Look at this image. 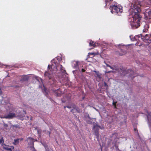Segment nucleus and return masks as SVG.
<instances>
[{
    "label": "nucleus",
    "instance_id": "39448f33",
    "mask_svg": "<svg viewBox=\"0 0 151 151\" xmlns=\"http://www.w3.org/2000/svg\"><path fill=\"white\" fill-rule=\"evenodd\" d=\"M57 60H56L55 59H54L52 60L51 63H52V65L51 67L50 71H52L51 69L53 68V69H57L58 66L59 65V61H57Z\"/></svg>",
    "mask_w": 151,
    "mask_h": 151
},
{
    "label": "nucleus",
    "instance_id": "f704fd0d",
    "mask_svg": "<svg viewBox=\"0 0 151 151\" xmlns=\"http://www.w3.org/2000/svg\"><path fill=\"white\" fill-rule=\"evenodd\" d=\"M149 35H146L144 36V38L148 39V38L149 37Z\"/></svg>",
    "mask_w": 151,
    "mask_h": 151
},
{
    "label": "nucleus",
    "instance_id": "79ce46f5",
    "mask_svg": "<svg viewBox=\"0 0 151 151\" xmlns=\"http://www.w3.org/2000/svg\"><path fill=\"white\" fill-rule=\"evenodd\" d=\"M147 29H144L143 30V32H145Z\"/></svg>",
    "mask_w": 151,
    "mask_h": 151
},
{
    "label": "nucleus",
    "instance_id": "20e7f679",
    "mask_svg": "<svg viewBox=\"0 0 151 151\" xmlns=\"http://www.w3.org/2000/svg\"><path fill=\"white\" fill-rule=\"evenodd\" d=\"M84 65L78 61H76V71L79 70L80 72H84L85 71L84 68Z\"/></svg>",
    "mask_w": 151,
    "mask_h": 151
},
{
    "label": "nucleus",
    "instance_id": "de8ad7c7",
    "mask_svg": "<svg viewBox=\"0 0 151 151\" xmlns=\"http://www.w3.org/2000/svg\"><path fill=\"white\" fill-rule=\"evenodd\" d=\"M106 65L107 67H109L110 66V65L108 64H106Z\"/></svg>",
    "mask_w": 151,
    "mask_h": 151
},
{
    "label": "nucleus",
    "instance_id": "6e6552de",
    "mask_svg": "<svg viewBox=\"0 0 151 151\" xmlns=\"http://www.w3.org/2000/svg\"><path fill=\"white\" fill-rule=\"evenodd\" d=\"M53 91L56 96H60L62 94V92L60 88H58L56 90H53Z\"/></svg>",
    "mask_w": 151,
    "mask_h": 151
},
{
    "label": "nucleus",
    "instance_id": "864d4df0",
    "mask_svg": "<svg viewBox=\"0 0 151 151\" xmlns=\"http://www.w3.org/2000/svg\"><path fill=\"white\" fill-rule=\"evenodd\" d=\"M95 72H96V71H94ZM96 73H97V72H96Z\"/></svg>",
    "mask_w": 151,
    "mask_h": 151
},
{
    "label": "nucleus",
    "instance_id": "3c124183",
    "mask_svg": "<svg viewBox=\"0 0 151 151\" xmlns=\"http://www.w3.org/2000/svg\"><path fill=\"white\" fill-rule=\"evenodd\" d=\"M74 72H75V70L73 71V73L74 74Z\"/></svg>",
    "mask_w": 151,
    "mask_h": 151
},
{
    "label": "nucleus",
    "instance_id": "4be33fe9",
    "mask_svg": "<svg viewBox=\"0 0 151 151\" xmlns=\"http://www.w3.org/2000/svg\"><path fill=\"white\" fill-rule=\"evenodd\" d=\"M99 52L96 53V52H89L88 53V56H90L91 55H93V57L96 55H99Z\"/></svg>",
    "mask_w": 151,
    "mask_h": 151
},
{
    "label": "nucleus",
    "instance_id": "58836bf2",
    "mask_svg": "<svg viewBox=\"0 0 151 151\" xmlns=\"http://www.w3.org/2000/svg\"><path fill=\"white\" fill-rule=\"evenodd\" d=\"M104 86H106V87H108V86L107 84V83L105 82H104Z\"/></svg>",
    "mask_w": 151,
    "mask_h": 151
},
{
    "label": "nucleus",
    "instance_id": "c03bdc74",
    "mask_svg": "<svg viewBox=\"0 0 151 151\" xmlns=\"http://www.w3.org/2000/svg\"><path fill=\"white\" fill-rule=\"evenodd\" d=\"M50 65H48V67H47V68H48V69H50Z\"/></svg>",
    "mask_w": 151,
    "mask_h": 151
},
{
    "label": "nucleus",
    "instance_id": "aec40b11",
    "mask_svg": "<svg viewBox=\"0 0 151 151\" xmlns=\"http://www.w3.org/2000/svg\"><path fill=\"white\" fill-rule=\"evenodd\" d=\"M84 116L85 118V120H86V119H93V118H91L89 115L88 114H85L84 115Z\"/></svg>",
    "mask_w": 151,
    "mask_h": 151
},
{
    "label": "nucleus",
    "instance_id": "7c9ffc66",
    "mask_svg": "<svg viewBox=\"0 0 151 151\" xmlns=\"http://www.w3.org/2000/svg\"><path fill=\"white\" fill-rule=\"evenodd\" d=\"M13 127H15L16 128H20L19 125L18 124L14 125L13 126Z\"/></svg>",
    "mask_w": 151,
    "mask_h": 151
},
{
    "label": "nucleus",
    "instance_id": "ddd939ff",
    "mask_svg": "<svg viewBox=\"0 0 151 151\" xmlns=\"http://www.w3.org/2000/svg\"><path fill=\"white\" fill-rule=\"evenodd\" d=\"M44 76L47 77L49 78V79H51L52 78V75L48 71H46L45 72L44 74Z\"/></svg>",
    "mask_w": 151,
    "mask_h": 151
},
{
    "label": "nucleus",
    "instance_id": "7ed1b4c3",
    "mask_svg": "<svg viewBox=\"0 0 151 151\" xmlns=\"http://www.w3.org/2000/svg\"><path fill=\"white\" fill-rule=\"evenodd\" d=\"M110 8H111V12L112 14H118L122 13L123 11L122 9L119 8L117 5H113L110 6Z\"/></svg>",
    "mask_w": 151,
    "mask_h": 151
},
{
    "label": "nucleus",
    "instance_id": "423d86ee",
    "mask_svg": "<svg viewBox=\"0 0 151 151\" xmlns=\"http://www.w3.org/2000/svg\"><path fill=\"white\" fill-rule=\"evenodd\" d=\"M16 116V114L14 113H11L10 112L7 115H5L3 118L6 119H12Z\"/></svg>",
    "mask_w": 151,
    "mask_h": 151
},
{
    "label": "nucleus",
    "instance_id": "bb28decb",
    "mask_svg": "<svg viewBox=\"0 0 151 151\" xmlns=\"http://www.w3.org/2000/svg\"><path fill=\"white\" fill-rule=\"evenodd\" d=\"M71 112H72L73 114H74V113L76 111V109L75 107H73V109H72L70 111Z\"/></svg>",
    "mask_w": 151,
    "mask_h": 151
},
{
    "label": "nucleus",
    "instance_id": "2f4dec72",
    "mask_svg": "<svg viewBox=\"0 0 151 151\" xmlns=\"http://www.w3.org/2000/svg\"><path fill=\"white\" fill-rule=\"evenodd\" d=\"M4 140L3 139V137H2L0 139V143H3L4 142Z\"/></svg>",
    "mask_w": 151,
    "mask_h": 151
},
{
    "label": "nucleus",
    "instance_id": "6e6d98bb",
    "mask_svg": "<svg viewBox=\"0 0 151 151\" xmlns=\"http://www.w3.org/2000/svg\"><path fill=\"white\" fill-rule=\"evenodd\" d=\"M150 1H151V0H150Z\"/></svg>",
    "mask_w": 151,
    "mask_h": 151
},
{
    "label": "nucleus",
    "instance_id": "9d476101",
    "mask_svg": "<svg viewBox=\"0 0 151 151\" xmlns=\"http://www.w3.org/2000/svg\"><path fill=\"white\" fill-rule=\"evenodd\" d=\"M27 141L28 145H31V147L34 146V139L31 137H29L27 138Z\"/></svg>",
    "mask_w": 151,
    "mask_h": 151
},
{
    "label": "nucleus",
    "instance_id": "37998d69",
    "mask_svg": "<svg viewBox=\"0 0 151 151\" xmlns=\"http://www.w3.org/2000/svg\"><path fill=\"white\" fill-rule=\"evenodd\" d=\"M143 45V44H142L141 43H140V44H139L138 46L140 47V46H142V45Z\"/></svg>",
    "mask_w": 151,
    "mask_h": 151
},
{
    "label": "nucleus",
    "instance_id": "5fc2aeb1",
    "mask_svg": "<svg viewBox=\"0 0 151 151\" xmlns=\"http://www.w3.org/2000/svg\"><path fill=\"white\" fill-rule=\"evenodd\" d=\"M13 148H14V147L13 146L12 147Z\"/></svg>",
    "mask_w": 151,
    "mask_h": 151
},
{
    "label": "nucleus",
    "instance_id": "72a5a7b5",
    "mask_svg": "<svg viewBox=\"0 0 151 151\" xmlns=\"http://www.w3.org/2000/svg\"><path fill=\"white\" fill-rule=\"evenodd\" d=\"M68 81H66V82H65L64 83V84L66 86H68V87L70 86V85L69 84V83H68Z\"/></svg>",
    "mask_w": 151,
    "mask_h": 151
},
{
    "label": "nucleus",
    "instance_id": "c85d7f7f",
    "mask_svg": "<svg viewBox=\"0 0 151 151\" xmlns=\"http://www.w3.org/2000/svg\"><path fill=\"white\" fill-rule=\"evenodd\" d=\"M129 37H130L131 40L132 41H134V40H135V38L134 37H133L132 36H131V35Z\"/></svg>",
    "mask_w": 151,
    "mask_h": 151
},
{
    "label": "nucleus",
    "instance_id": "a19ab883",
    "mask_svg": "<svg viewBox=\"0 0 151 151\" xmlns=\"http://www.w3.org/2000/svg\"><path fill=\"white\" fill-rule=\"evenodd\" d=\"M139 43L138 42H137L136 44H135V45H136V46H138L139 45Z\"/></svg>",
    "mask_w": 151,
    "mask_h": 151
},
{
    "label": "nucleus",
    "instance_id": "6ab92c4d",
    "mask_svg": "<svg viewBox=\"0 0 151 151\" xmlns=\"http://www.w3.org/2000/svg\"><path fill=\"white\" fill-rule=\"evenodd\" d=\"M134 71H133L131 69H129L128 70V74H129V76H132L134 75Z\"/></svg>",
    "mask_w": 151,
    "mask_h": 151
},
{
    "label": "nucleus",
    "instance_id": "49530a36",
    "mask_svg": "<svg viewBox=\"0 0 151 151\" xmlns=\"http://www.w3.org/2000/svg\"><path fill=\"white\" fill-rule=\"evenodd\" d=\"M23 111L25 114H26V111L25 110H23Z\"/></svg>",
    "mask_w": 151,
    "mask_h": 151
},
{
    "label": "nucleus",
    "instance_id": "09e8293b",
    "mask_svg": "<svg viewBox=\"0 0 151 151\" xmlns=\"http://www.w3.org/2000/svg\"><path fill=\"white\" fill-rule=\"evenodd\" d=\"M96 74H97V76H98V77L99 78V77H100V75H99V74H98L97 73Z\"/></svg>",
    "mask_w": 151,
    "mask_h": 151
},
{
    "label": "nucleus",
    "instance_id": "0eeeda50",
    "mask_svg": "<svg viewBox=\"0 0 151 151\" xmlns=\"http://www.w3.org/2000/svg\"><path fill=\"white\" fill-rule=\"evenodd\" d=\"M70 94H69L68 95H64L63 96V98L61 99L62 103H65L67 101H68L71 99Z\"/></svg>",
    "mask_w": 151,
    "mask_h": 151
},
{
    "label": "nucleus",
    "instance_id": "8fccbe9b",
    "mask_svg": "<svg viewBox=\"0 0 151 151\" xmlns=\"http://www.w3.org/2000/svg\"><path fill=\"white\" fill-rule=\"evenodd\" d=\"M137 130V129L136 128H134V131H136Z\"/></svg>",
    "mask_w": 151,
    "mask_h": 151
},
{
    "label": "nucleus",
    "instance_id": "473e14b6",
    "mask_svg": "<svg viewBox=\"0 0 151 151\" xmlns=\"http://www.w3.org/2000/svg\"><path fill=\"white\" fill-rule=\"evenodd\" d=\"M116 102H114L113 101V105L114 106V107L115 109L116 108Z\"/></svg>",
    "mask_w": 151,
    "mask_h": 151
},
{
    "label": "nucleus",
    "instance_id": "a211bd4d",
    "mask_svg": "<svg viewBox=\"0 0 151 151\" xmlns=\"http://www.w3.org/2000/svg\"><path fill=\"white\" fill-rule=\"evenodd\" d=\"M96 43L94 41H92V40L90 41V42L89 43V45L90 46H93L94 47H96Z\"/></svg>",
    "mask_w": 151,
    "mask_h": 151
},
{
    "label": "nucleus",
    "instance_id": "4c0bfd02",
    "mask_svg": "<svg viewBox=\"0 0 151 151\" xmlns=\"http://www.w3.org/2000/svg\"><path fill=\"white\" fill-rule=\"evenodd\" d=\"M4 127L5 128H6L8 127V125L7 124H4Z\"/></svg>",
    "mask_w": 151,
    "mask_h": 151
},
{
    "label": "nucleus",
    "instance_id": "4468645a",
    "mask_svg": "<svg viewBox=\"0 0 151 151\" xmlns=\"http://www.w3.org/2000/svg\"><path fill=\"white\" fill-rule=\"evenodd\" d=\"M23 140V138H18L16 139H14V142H13V143L15 145H17L19 144V141H21Z\"/></svg>",
    "mask_w": 151,
    "mask_h": 151
},
{
    "label": "nucleus",
    "instance_id": "393cba45",
    "mask_svg": "<svg viewBox=\"0 0 151 151\" xmlns=\"http://www.w3.org/2000/svg\"><path fill=\"white\" fill-rule=\"evenodd\" d=\"M35 129H36L37 130V133L39 135V136H40L42 132V130L40 129H38L37 128H36Z\"/></svg>",
    "mask_w": 151,
    "mask_h": 151
},
{
    "label": "nucleus",
    "instance_id": "dca6fc26",
    "mask_svg": "<svg viewBox=\"0 0 151 151\" xmlns=\"http://www.w3.org/2000/svg\"><path fill=\"white\" fill-rule=\"evenodd\" d=\"M142 40L143 41L146 43H147V45H149V44L151 43V40H149L148 39H145L144 38V36H143V37L141 38Z\"/></svg>",
    "mask_w": 151,
    "mask_h": 151
},
{
    "label": "nucleus",
    "instance_id": "412c9836",
    "mask_svg": "<svg viewBox=\"0 0 151 151\" xmlns=\"http://www.w3.org/2000/svg\"><path fill=\"white\" fill-rule=\"evenodd\" d=\"M29 78L28 77L26 76H23L21 79V81H27L28 80Z\"/></svg>",
    "mask_w": 151,
    "mask_h": 151
},
{
    "label": "nucleus",
    "instance_id": "5701e85b",
    "mask_svg": "<svg viewBox=\"0 0 151 151\" xmlns=\"http://www.w3.org/2000/svg\"><path fill=\"white\" fill-rule=\"evenodd\" d=\"M4 149L6 150L7 151H12L11 148H9L8 146L5 145V146L3 147Z\"/></svg>",
    "mask_w": 151,
    "mask_h": 151
},
{
    "label": "nucleus",
    "instance_id": "1a4fd4ad",
    "mask_svg": "<svg viewBox=\"0 0 151 151\" xmlns=\"http://www.w3.org/2000/svg\"><path fill=\"white\" fill-rule=\"evenodd\" d=\"M120 74L122 76H124L126 74H128V70H126L124 69H122L120 68L119 71Z\"/></svg>",
    "mask_w": 151,
    "mask_h": 151
},
{
    "label": "nucleus",
    "instance_id": "f8f14e48",
    "mask_svg": "<svg viewBox=\"0 0 151 151\" xmlns=\"http://www.w3.org/2000/svg\"><path fill=\"white\" fill-rule=\"evenodd\" d=\"M146 19H150L151 18V9L145 14Z\"/></svg>",
    "mask_w": 151,
    "mask_h": 151
},
{
    "label": "nucleus",
    "instance_id": "f257e3e1",
    "mask_svg": "<svg viewBox=\"0 0 151 151\" xmlns=\"http://www.w3.org/2000/svg\"><path fill=\"white\" fill-rule=\"evenodd\" d=\"M141 3L138 1L133 2L131 4L132 9L129 11L130 16L133 18V22L131 23L133 29L137 28L140 26V20L142 18L141 16L139 14L141 12Z\"/></svg>",
    "mask_w": 151,
    "mask_h": 151
},
{
    "label": "nucleus",
    "instance_id": "603ef678",
    "mask_svg": "<svg viewBox=\"0 0 151 151\" xmlns=\"http://www.w3.org/2000/svg\"><path fill=\"white\" fill-rule=\"evenodd\" d=\"M84 98V97H83V99Z\"/></svg>",
    "mask_w": 151,
    "mask_h": 151
},
{
    "label": "nucleus",
    "instance_id": "ea45409f",
    "mask_svg": "<svg viewBox=\"0 0 151 151\" xmlns=\"http://www.w3.org/2000/svg\"><path fill=\"white\" fill-rule=\"evenodd\" d=\"M67 107V108H71V107L70 106H64V108L65 109V108Z\"/></svg>",
    "mask_w": 151,
    "mask_h": 151
},
{
    "label": "nucleus",
    "instance_id": "e433bc0d",
    "mask_svg": "<svg viewBox=\"0 0 151 151\" xmlns=\"http://www.w3.org/2000/svg\"><path fill=\"white\" fill-rule=\"evenodd\" d=\"M138 37H141V38H142V37H143V36H144L142 34H141L140 35H138Z\"/></svg>",
    "mask_w": 151,
    "mask_h": 151
},
{
    "label": "nucleus",
    "instance_id": "9b49d317",
    "mask_svg": "<svg viewBox=\"0 0 151 151\" xmlns=\"http://www.w3.org/2000/svg\"><path fill=\"white\" fill-rule=\"evenodd\" d=\"M119 49L121 50V52L119 54V55L122 56L124 55L127 53V51L126 50L125 48L123 46H122V47H120Z\"/></svg>",
    "mask_w": 151,
    "mask_h": 151
},
{
    "label": "nucleus",
    "instance_id": "c756f323",
    "mask_svg": "<svg viewBox=\"0 0 151 151\" xmlns=\"http://www.w3.org/2000/svg\"><path fill=\"white\" fill-rule=\"evenodd\" d=\"M31 150L32 151H36L34 146L30 147Z\"/></svg>",
    "mask_w": 151,
    "mask_h": 151
},
{
    "label": "nucleus",
    "instance_id": "b1692460",
    "mask_svg": "<svg viewBox=\"0 0 151 151\" xmlns=\"http://www.w3.org/2000/svg\"><path fill=\"white\" fill-rule=\"evenodd\" d=\"M93 120V119H88L86 120V122L88 124H93V123L92 122V121Z\"/></svg>",
    "mask_w": 151,
    "mask_h": 151
},
{
    "label": "nucleus",
    "instance_id": "2eb2a0df",
    "mask_svg": "<svg viewBox=\"0 0 151 151\" xmlns=\"http://www.w3.org/2000/svg\"><path fill=\"white\" fill-rule=\"evenodd\" d=\"M146 112L147 114L146 115L147 117V120L149 122L151 120V112H149L147 110H146Z\"/></svg>",
    "mask_w": 151,
    "mask_h": 151
},
{
    "label": "nucleus",
    "instance_id": "f03ea898",
    "mask_svg": "<svg viewBox=\"0 0 151 151\" xmlns=\"http://www.w3.org/2000/svg\"><path fill=\"white\" fill-rule=\"evenodd\" d=\"M93 132L94 134L96 136V137L98 138L99 137V129L100 128L101 129H104V127H101L94 122H93Z\"/></svg>",
    "mask_w": 151,
    "mask_h": 151
},
{
    "label": "nucleus",
    "instance_id": "a878e982",
    "mask_svg": "<svg viewBox=\"0 0 151 151\" xmlns=\"http://www.w3.org/2000/svg\"><path fill=\"white\" fill-rule=\"evenodd\" d=\"M45 132V133L46 134H48L49 136V137H50V134H51V132H49V131H46V130H43V132Z\"/></svg>",
    "mask_w": 151,
    "mask_h": 151
},
{
    "label": "nucleus",
    "instance_id": "a18cd8bd",
    "mask_svg": "<svg viewBox=\"0 0 151 151\" xmlns=\"http://www.w3.org/2000/svg\"><path fill=\"white\" fill-rule=\"evenodd\" d=\"M109 67L112 69V70H114V68H113L111 66H110Z\"/></svg>",
    "mask_w": 151,
    "mask_h": 151
},
{
    "label": "nucleus",
    "instance_id": "cd10ccee",
    "mask_svg": "<svg viewBox=\"0 0 151 151\" xmlns=\"http://www.w3.org/2000/svg\"><path fill=\"white\" fill-rule=\"evenodd\" d=\"M1 89L0 88V101H1L3 99V97L2 96V95L1 94Z\"/></svg>",
    "mask_w": 151,
    "mask_h": 151
},
{
    "label": "nucleus",
    "instance_id": "c9c22d12",
    "mask_svg": "<svg viewBox=\"0 0 151 151\" xmlns=\"http://www.w3.org/2000/svg\"><path fill=\"white\" fill-rule=\"evenodd\" d=\"M112 0H105V2H106V6L107 5V2H110V1H111Z\"/></svg>",
    "mask_w": 151,
    "mask_h": 151
},
{
    "label": "nucleus",
    "instance_id": "f3484780",
    "mask_svg": "<svg viewBox=\"0 0 151 151\" xmlns=\"http://www.w3.org/2000/svg\"><path fill=\"white\" fill-rule=\"evenodd\" d=\"M60 70V71L63 73H65L67 74L66 73L65 70L64 69V68L62 66V65H60L59 66Z\"/></svg>",
    "mask_w": 151,
    "mask_h": 151
}]
</instances>
